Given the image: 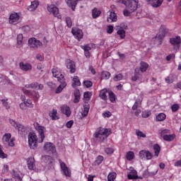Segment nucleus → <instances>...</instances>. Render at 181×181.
I'll use <instances>...</instances> for the list:
<instances>
[{
  "mask_svg": "<svg viewBox=\"0 0 181 181\" xmlns=\"http://www.w3.org/2000/svg\"><path fill=\"white\" fill-rule=\"evenodd\" d=\"M34 127L37 131L40 138L37 139V136L35 133H31L28 135V145L30 149H36L37 148V142L42 144L45 141V132L46 127H42L37 122H34Z\"/></svg>",
  "mask_w": 181,
  "mask_h": 181,
  "instance_id": "1",
  "label": "nucleus"
},
{
  "mask_svg": "<svg viewBox=\"0 0 181 181\" xmlns=\"http://www.w3.org/2000/svg\"><path fill=\"white\" fill-rule=\"evenodd\" d=\"M109 135H111V129L99 127L96 129L94 137L95 139H98L99 142H104Z\"/></svg>",
  "mask_w": 181,
  "mask_h": 181,
  "instance_id": "2",
  "label": "nucleus"
},
{
  "mask_svg": "<svg viewBox=\"0 0 181 181\" xmlns=\"http://www.w3.org/2000/svg\"><path fill=\"white\" fill-rule=\"evenodd\" d=\"M122 4H123L130 12H135V11L138 9V0H122Z\"/></svg>",
  "mask_w": 181,
  "mask_h": 181,
  "instance_id": "3",
  "label": "nucleus"
},
{
  "mask_svg": "<svg viewBox=\"0 0 181 181\" xmlns=\"http://www.w3.org/2000/svg\"><path fill=\"white\" fill-rule=\"evenodd\" d=\"M11 133H6L2 137V142L5 146H15V138Z\"/></svg>",
  "mask_w": 181,
  "mask_h": 181,
  "instance_id": "4",
  "label": "nucleus"
},
{
  "mask_svg": "<svg viewBox=\"0 0 181 181\" xmlns=\"http://www.w3.org/2000/svg\"><path fill=\"white\" fill-rule=\"evenodd\" d=\"M52 73L53 77H55V78H57L58 81H64V80H66L64 78V74H63V72H62L60 69L53 68L52 69Z\"/></svg>",
  "mask_w": 181,
  "mask_h": 181,
  "instance_id": "5",
  "label": "nucleus"
},
{
  "mask_svg": "<svg viewBox=\"0 0 181 181\" xmlns=\"http://www.w3.org/2000/svg\"><path fill=\"white\" fill-rule=\"evenodd\" d=\"M21 21V16L19 13L13 12L12 13L8 18V23L10 25H18Z\"/></svg>",
  "mask_w": 181,
  "mask_h": 181,
  "instance_id": "6",
  "label": "nucleus"
},
{
  "mask_svg": "<svg viewBox=\"0 0 181 181\" xmlns=\"http://www.w3.org/2000/svg\"><path fill=\"white\" fill-rule=\"evenodd\" d=\"M71 33L72 35H74L75 39H76V40H78V42H80L81 39H83V36H84L83 30H81L78 28H73L71 29Z\"/></svg>",
  "mask_w": 181,
  "mask_h": 181,
  "instance_id": "7",
  "label": "nucleus"
},
{
  "mask_svg": "<svg viewBox=\"0 0 181 181\" xmlns=\"http://www.w3.org/2000/svg\"><path fill=\"white\" fill-rule=\"evenodd\" d=\"M59 163L60 165V168L63 172V175L66 177H70L71 176V171L69 169V167L66 165V163L63 162L62 160H59Z\"/></svg>",
  "mask_w": 181,
  "mask_h": 181,
  "instance_id": "8",
  "label": "nucleus"
},
{
  "mask_svg": "<svg viewBox=\"0 0 181 181\" xmlns=\"http://www.w3.org/2000/svg\"><path fill=\"white\" fill-rule=\"evenodd\" d=\"M139 156L140 159H146L147 160H151L153 158V155L149 151L141 150L139 153Z\"/></svg>",
  "mask_w": 181,
  "mask_h": 181,
  "instance_id": "9",
  "label": "nucleus"
},
{
  "mask_svg": "<svg viewBox=\"0 0 181 181\" xmlns=\"http://www.w3.org/2000/svg\"><path fill=\"white\" fill-rule=\"evenodd\" d=\"M42 45V42L35 37H31L28 40V45L30 47H33V49H37V47H40Z\"/></svg>",
  "mask_w": 181,
  "mask_h": 181,
  "instance_id": "10",
  "label": "nucleus"
},
{
  "mask_svg": "<svg viewBox=\"0 0 181 181\" xmlns=\"http://www.w3.org/2000/svg\"><path fill=\"white\" fill-rule=\"evenodd\" d=\"M47 11L55 18H59V8L54 4H47Z\"/></svg>",
  "mask_w": 181,
  "mask_h": 181,
  "instance_id": "11",
  "label": "nucleus"
},
{
  "mask_svg": "<svg viewBox=\"0 0 181 181\" xmlns=\"http://www.w3.org/2000/svg\"><path fill=\"white\" fill-rule=\"evenodd\" d=\"M44 151L48 152L49 153H55L56 146H54L53 143L46 142L44 144Z\"/></svg>",
  "mask_w": 181,
  "mask_h": 181,
  "instance_id": "12",
  "label": "nucleus"
},
{
  "mask_svg": "<svg viewBox=\"0 0 181 181\" xmlns=\"http://www.w3.org/2000/svg\"><path fill=\"white\" fill-rule=\"evenodd\" d=\"M66 66L71 74L76 73V62H74V61L67 59L66 62Z\"/></svg>",
  "mask_w": 181,
  "mask_h": 181,
  "instance_id": "13",
  "label": "nucleus"
},
{
  "mask_svg": "<svg viewBox=\"0 0 181 181\" xmlns=\"http://www.w3.org/2000/svg\"><path fill=\"white\" fill-rule=\"evenodd\" d=\"M165 35L166 31L165 29H163V28H160L159 33L157 34L155 37L156 40H158V45H162V40H163Z\"/></svg>",
  "mask_w": 181,
  "mask_h": 181,
  "instance_id": "14",
  "label": "nucleus"
},
{
  "mask_svg": "<svg viewBox=\"0 0 181 181\" xmlns=\"http://www.w3.org/2000/svg\"><path fill=\"white\" fill-rule=\"evenodd\" d=\"M43 85L37 82H34L30 84H26L25 86V88H32L33 90H43Z\"/></svg>",
  "mask_w": 181,
  "mask_h": 181,
  "instance_id": "15",
  "label": "nucleus"
},
{
  "mask_svg": "<svg viewBox=\"0 0 181 181\" xmlns=\"http://www.w3.org/2000/svg\"><path fill=\"white\" fill-rule=\"evenodd\" d=\"M138 80H142V74H141L139 69L136 68L134 69V75L132 76V81H138Z\"/></svg>",
  "mask_w": 181,
  "mask_h": 181,
  "instance_id": "16",
  "label": "nucleus"
},
{
  "mask_svg": "<svg viewBox=\"0 0 181 181\" xmlns=\"http://www.w3.org/2000/svg\"><path fill=\"white\" fill-rule=\"evenodd\" d=\"M170 43L174 46V47H177V49H179L180 47L181 39L180 37L177 36L176 37H173L170 39Z\"/></svg>",
  "mask_w": 181,
  "mask_h": 181,
  "instance_id": "17",
  "label": "nucleus"
},
{
  "mask_svg": "<svg viewBox=\"0 0 181 181\" xmlns=\"http://www.w3.org/2000/svg\"><path fill=\"white\" fill-rule=\"evenodd\" d=\"M23 93L25 95H28V97H33L34 98V101H37L40 98V95L37 92H30V90L23 89Z\"/></svg>",
  "mask_w": 181,
  "mask_h": 181,
  "instance_id": "18",
  "label": "nucleus"
},
{
  "mask_svg": "<svg viewBox=\"0 0 181 181\" xmlns=\"http://www.w3.org/2000/svg\"><path fill=\"white\" fill-rule=\"evenodd\" d=\"M35 162V158L33 157H29L27 159V165L29 170H35V169H36V164Z\"/></svg>",
  "mask_w": 181,
  "mask_h": 181,
  "instance_id": "19",
  "label": "nucleus"
},
{
  "mask_svg": "<svg viewBox=\"0 0 181 181\" xmlns=\"http://www.w3.org/2000/svg\"><path fill=\"white\" fill-rule=\"evenodd\" d=\"M9 123L16 128V129H18V132H25V127L22 124H18L15 120L10 119Z\"/></svg>",
  "mask_w": 181,
  "mask_h": 181,
  "instance_id": "20",
  "label": "nucleus"
},
{
  "mask_svg": "<svg viewBox=\"0 0 181 181\" xmlns=\"http://www.w3.org/2000/svg\"><path fill=\"white\" fill-rule=\"evenodd\" d=\"M148 5L153 6V8H159L163 3V0H146Z\"/></svg>",
  "mask_w": 181,
  "mask_h": 181,
  "instance_id": "21",
  "label": "nucleus"
},
{
  "mask_svg": "<svg viewBox=\"0 0 181 181\" xmlns=\"http://www.w3.org/2000/svg\"><path fill=\"white\" fill-rule=\"evenodd\" d=\"M19 67L23 71H29L32 70V65L29 63L20 62Z\"/></svg>",
  "mask_w": 181,
  "mask_h": 181,
  "instance_id": "22",
  "label": "nucleus"
},
{
  "mask_svg": "<svg viewBox=\"0 0 181 181\" xmlns=\"http://www.w3.org/2000/svg\"><path fill=\"white\" fill-rule=\"evenodd\" d=\"M61 112L66 117H70L71 115V110H70V107H69L67 105L61 106Z\"/></svg>",
  "mask_w": 181,
  "mask_h": 181,
  "instance_id": "23",
  "label": "nucleus"
},
{
  "mask_svg": "<svg viewBox=\"0 0 181 181\" xmlns=\"http://www.w3.org/2000/svg\"><path fill=\"white\" fill-rule=\"evenodd\" d=\"M37 6H39V1H31V5L28 7V10L30 11V12H33V11L37 9Z\"/></svg>",
  "mask_w": 181,
  "mask_h": 181,
  "instance_id": "24",
  "label": "nucleus"
},
{
  "mask_svg": "<svg viewBox=\"0 0 181 181\" xmlns=\"http://www.w3.org/2000/svg\"><path fill=\"white\" fill-rule=\"evenodd\" d=\"M59 82L61 83V84L55 90L56 94H60V93L63 91V89L65 88V87L67 86V83H66V79Z\"/></svg>",
  "mask_w": 181,
  "mask_h": 181,
  "instance_id": "25",
  "label": "nucleus"
},
{
  "mask_svg": "<svg viewBox=\"0 0 181 181\" xmlns=\"http://www.w3.org/2000/svg\"><path fill=\"white\" fill-rule=\"evenodd\" d=\"M81 0H67L66 4L69 8H71L72 11H76V6L77 3Z\"/></svg>",
  "mask_w": 181,
  "mask_h": 181,
  "instance_id": "26",
  "label": "nucleus"
},
{
  "mask_svg": "<svg viewBox=\"0 0 181 181\" xmlns=\"http://www.w3.org/2000/svg\"><path fill=\"white\" fill-rule=\"evenodd\" d=\"M74 95L75 97L74 99V104L80 103V98L81 97V95L80 94V90L75 89L74 91Z\"/></svg>",
  "mask_w": 181,
  "mask_h": 181,
  "instance_id": "27",
  "label": "nucleus"
},
{
  "mask_svg": "<svg viewBox=\"0 0 181 181\" xmlns=\"http://www.w3.org/2000/svg\"><path fill=\"white\" fill-rule=\"evenodd\" d=\"M72 81L71 87H73V88H76V87H80V86H81V82H80V79L77 76H74Z\"/></svg>",
  "mask_w": 181,
  "mask_h": 181,
  "instance_id": "28",
  "label": "nucleus"
},
{
  "mask_svg": "<svg viewBox=\"0 0 181 181\" xmlns=\"http://www.w3.org/2000/svg\"><path fill=\"white\" fill-rule=\"evenodd\" d=\"M117 21H118V18L117 17L115 11H110L109 18H107V22H117Z\"/></svg>",
  "mask_w": 181,
  "mask_h": 181,
  "instance_id": "29",
  "label": "nucleus"
},
{
  "mask_svg": "<svg viewBox=\"0 0 181 181\" xmlns=\"http://www.w3.org/2000/svg\"><path fill=\"white\" fill-rule=\"evenodd\" d=\"M107 93H108V90L104 88L102 89L100 91L99 97L101 98V100H103V101H107L108 100V97L107 96Z\"/></svg>",
  "mask_w": 181,
  "mask_h": 181,
  "instance_id": "30",
  "label": "nucleus"
},
{
  "mask_svg": "<svg viewBox=\"0 0 181 181\" xmlns=\"http://www.w3.org/2000/svg\"><path fill=\"white\" fill-rule=\"evenodd\" d=\"M93 95V92L87 91L83 93V102L86 104H88L90 100H91V96Z\"/></svg>",
  "mask_w": 181,
  "mask_h": 181,
  "instance_id": "31",
  "label": "nucleus"
},
{
  "mask_svg": "<svg viewBox=\"0 0 181 181\" xmlns=\"http://www.w3.org/2000/svg\"><path fill=\"white\" fill-rule=\"evenodd\" d=\"M148 67H149V64L144 61H141L140 62V68L139 70L141 71V73H145V71L148 70Z\"/></svg>",
  "mask_w": 181,
  "mask_h": 181,
  "instance_id": "32",
  "label": "nucleus"
},
{
  "mask_svg": "<svg viewBox=\"0 0 181 181\" xmlns=\"http://www.w3.org/2000/svg\"><path fill=\"white\" fill-rule=\"evenodd\" d=\"M101 15V11L98 10L97 8H94L92 10V17L93 19H97Z\"/></svg>",
  "mask_w": 181,
  "mask_h": 181,
  "instance_id": "33",
  "label": "nucleus"
},
{
  "mask_svg": "<svg viewBox=\"0 0 181 181\" xmlns=\"http://www.w3.org/2000/svg\"><path fill=\"white\" fill-rule=\"evenodd\" d=\"M132 174L127 175V178L129 179V180H134V179H138V174L136 173V170H132Z\"/></svg>",
  "mask_w": 181,
  "mask_h": 181,
  "instance_id": "34",
  "label": "nucleus"
},
{
  "mask_svg": "<svg viewBox=\"0 0 181 181\" xmlns=\"http://www.w3.org/2000/svg\"><path fill=\"white\" fill-rule=\"evenodd\" d=\"M164 141H167L168 142H172L176 138V135L175 134H165L163 136Z\"/></svg>",
  "mask_w": 181,
  "mask_h": 181,
  "instance_id": "35",
  "label": "nucleus"
},
{
  "mask_svg": "<svg viewBox=\"0 0 181 181\" xmlns=\"http://www.w3.org/2000/svg\"><path fill=\"white\" fill-rule=\"evenodd\" d=\"M23 45V35L18 34L17 35V46L18 47H22Z\"/></svg>",
  "mask_w": 181,
  "mask_h": 181,
  "instance_id": "36",
  "label": "nucleus"
},
{
  "mask_svg": "<svg viewBox=\"0 0 181 181\" xmlns=\"http://www.w3.org/2000/svg\"><path fill=\"white\" fill-rule=\"evenodd\" d=\"M109 94V100L110 101V103H115V101H117V95H115V93H114V92H112V90H110L108 92Z\"/></svg>",
  "mask_w": 181,
  "mask_h": 181,
  "instance_id": "37",
  "label": "nucleus"
},
{
  "mask_svg": "<svg viewBox=\"0 0 181 181\" xmlns=\"http://www.w3.org/2000/svg\"><path fill=\"white\" fill-rule=\"evenodd\" d=\"M111 77V74L109 71H103L101 73V79L102 80H108Z\"/></svg>",
  "mask_w": 181,
  "mask_h": 181,
  "instance_id": "38",
  "label": "nucleus"
},
{
  "mask_svg": "<svg viewBox=\"0 0 181 181\" xmlns=\"http://www.w3.org/2000/svg\"><path fill=\"white\" fill-rule=\"evenodd\" d=\"M49 117L52 118V120H56L59 119V117H57V110L53 109L50 112H49Z\"/></svg>",
  "mask_w": 181,
  "mask_h": 181,
  "instance_id": "39",
  "label": "nucleus"
},
{
  "mask_svg": "<svg viewBox=\"0 0 181 181\" xmlns=\"http://www.w3.org/2000/svg\"><path fill=\"white\" fill-rule=\"evenodd\" d=\"M89 112H90V105L88 103H86L83 105V112L82 115L83 117H87V115H88Z\"/></svg>",
  "mask_w": 181,
  "mask_h": 181,
  "instance_id": "40",
  "label": "nucleus"
},
{
  "mask_svg": "<svg viewBox=\"0 0 181 181\" xmlns=\"http://www.w3.org/2000/svg\"><path fill=\"white\" fill-rule=\"evenodd\" d=\"M13 174L12 176L13 179H16V180L22 181V177H21V175L18 171H15L14 170H12Z\"/></svg>",
  "mask_w": 181,
  "mask_h": 181,
  "instance_id": "41",
  "label": "nucleus"
},
{
  "mask_svg": "<svg viewBox=\"0 0 181 181\" xmlns=\"http://www.w3.org/2000/svg\"><path fill=\"white\" fill-rule=\"evenodd\" d=\"M116 178H117V173L115 172L110 173L107 175L108 181H115Z\"/></svg>",
  "mask_w": 181,
  "mask_h": 181,
  "instance_id": "42",
  "label": "nucleus"
},
{
  "mask_svg": "<svg viewBox=\"0 0 181 181\" xmlns=\"http://www.w3.org/2000/svg\"><path fill=\"white\" fill-rule=\"evenodd\" d=\"M153 150L155 156H159V153H160V146L159 144H155L153 146Z\"/></svg>",
  "mask_w": 181,
  "mask_h": 181,
  "instance_id": "43",
  "label": "nucleus"
},
{
  "mask_svg": "<svg viewBox=\"0 0 181 181\" xmlns=\"http://www.w3.org/2000/svg\"><path fill=\"white\" fill-rule=\"evenodd\" d=\"M126 158L127 160H132V159L135 158V154L134 153V151H128L126 154Z\"/></svg>",
  "mask_w": 181,
  "mask_h": 181,
  "instance_id": "44",
  "label": "nucleus"
},
{
  "mask_svg": "<svg viewBox=\"0 0 181 181\" xmlns=\"http://www.w3.org/2000/svg\"><path fill=\"white\" fill-rule=\"evenodd\" d=\"M117 35H119L120 39H125V31L124 29L120 28L117 32Z\"/></svg>",
  "mask_w": 181,
  "mask_h": 181,
  "instance_id": "45",
  "label": "nucleus"
},
{
  "mask_svg": "<svg viewBox=\"0 0 181 181\" xmlns=\"http://www.w3.org/2000/svg\"><path fill=\"white\" fill-rule=\"evenodd\" d=\"M165 119H166V115H165V113H160L156 117V120L157 121H159V122L165 121Z\"/></svg>",
  "mask_w": 181,
  "mask_h": 181,
  "instance_id": "46",
  "label": "nucleus"
},
{
  "mask_svg": "<svg viewBox=\"0 0 181 181\" xmlns=\"http://www.w3.org/2000/svg\"><path fill=\"white\" fill-rule=\"evenodd\" d=\"M124 78V75L122 74H118L113 78L114 81H121Z\"/></svg>",
  "mask_w": 181,
  "mask_h": 181,
  "instance_id": "47",
  "label": "nucleus"
},
{
  "mask_svg": "<svg viewBox=\"0 0 181 181\" xmlns=\"http://www.w3.org/2000/svg\"><path fill=\"white\" fill-rule=\"evenodd\" d=\"M25 104V107L28 108H33V103H32V100L28 99L26 101H24Z\"/></svg>",
  "mask_w": 181,
  "mask_h": 181,
  "instance_id": "48",
  "label": "nucleus"
},
{
  "mask_svg": "<svg viewBox=\"0 0 181 181\" xmlns=\"http://www.w3.org/2000/svg\"><path fill=\"white\" fill-rule=\"evenodd\" d=\"M104 160V157L103 156H98L95 160L96 165H101Z\"/></svg>",
  "mask_w": 181,
  "mask_h": 181,
  "instance_id": "49",
  "label": "nucleus"
},
{
  "mask_svg": "<svg viewBox=\"0 0 181 181\" xmlns=\"http://www.w3.org/2000/svg\"><path fill=\"white\" fill-rule=\"evenodd\" d=\"M151 111L150 110H144L143 112H142V114H141V115H142V117H143V118H148V117H149V116L151 115Z\"/></svg>",
  "mask_w": 181,
  "mask_h": 181,
  "instance_id": "50",
  "label": "nucleus"
},
{
  "mask_svg": "<svg viewBox=\"0 0 181 181\" xmlns=\"http://www.w3.org/2000/svg\"><path fill=\"white\" fill-rule=\"evenodd\" d=\"M66 22L68 28H71V26H73V21H71V18L70 17L66 18Z\"/></svg>",
  "mask_w": 181,
  "mask_h": 181,
  "instance_id": "51",
  "label": "nucleus"
},
{
  "mask_svg": "<svg viewBox=\"0 0 181 181\" xmlns=\"http://www.w3.org/2000/svg\"><path fill=\"white\" fill-rule=\"evenodd\" d=\"M83 85L86 88H90V87H93V82L91 81H84Z\"/></svg>",
  "mask_w": 181,
  "mask_h": 181,
  "instance_id": "52",
  "label": "nucleus"
},
{
  "mask_svg": "<svg viewBox=\"0 0 181 181\" xmlns=\"http://www.w3.org/2000/svg\"><path fill=\"white\" fill-rule=\"evenodd\" d=\"M8 155H6L5 153H4V151H2V146L0 144V158L1 159H5V158H7Z\"/></svg>",
  "mask_w": 181,
  "mask_h": 181,
  "instance_id": "53",
  "label": "nucleus"
},
{
  "mask_svg": "<svg viewBox=\"0 0 181 181\" xmlns=\"http://www.w3.org/2000/svg\"><path fill=\"white\" fill-rule=\"evenodd\" d=\"M179 108H180V106H179V104H174L171 106V110L173 112H176V111H177Z\"/></svg>",
  "mask_w": 181,
  "mask_h": 181,
  "instance_id": "54",
  "label": "nucleus"
},
{
  "mask_svg": "<svg viewBox=\"0 0 181 181\" xmlns=\"http://www.w3.org/2000/svg\"><path fill=\"white\" fill-rule=\"evenodd\" d=\"M105 152L107 153V155H111L112 153H114V148L110 147L106 148L105 149Z\"/></svg>",
  "mask_w": 181,
  "mask_h": 181,
  "instance_id": "55",
  "label": "nucleus"
},
{
  "mask_svg": "<svg viewBox=\"0 0 181 181\" xmlns=\"http://www.w3.org/2000/svg\"><path fill=\"white\" fill-rule=\"evenodd\" d=\"M136 135L137 136H140V138H146V134H145L144 132H142L139 130L136 131Z\"/></svg>",
  "mask_w": 181,
  "mask_h": 181,
  "instance_id": "56",
  "label": "nucleus"
},
{
  "mask_svg": "<svg viewBox=\"0 0 181 181\" xmlns=\"http://www.w3.org/2000/svg\"><path fill=\"white\" fill-rule=\"evenodd\" d=\"M103 118H110V117H111L112 115V114L111 113V112L110 111H107V112H104L102 114Z\"/></svg>",
  "mask_w": 181,
  "mask_h": 181,
  "instance_id": "57",
  "label": "nucleus"
},
{
  "mask_svg": "<svg viewBox=\"0 0 181 181\" xmlns=\"http://www.w3.org/2000/svg\"><path fill=\"white\" fill-rule=\"evenodd\" d=\"M81 47L83 49V50H84V52H90V50H91V48L88 46V45H81Z\"/></svg>",
  "mask_w": 181,
  "mask_h": 181,
  "instance_id": "58",
  "label": "nucleus"
},
{
  "mask_svg": "<svg viewBox=\"0 0 181 181\" xmlns=\"http://www.w3.org/2000/svg\"><path fill=\"white\" fill-rule=\"evenodd\" d=\"M139 105H141V103L136 101L132 106L133 111H136V110H138V107H139Z\"/></svg>",
  "mask_w": 181,
  "mask_h": 181,
  "instance_id": "59",
  "label": "nucleus"
},
{
  "mask_svg": "<svg viewBox=\"0 0 181 181\" xmlns=\"http://www.w3.org/2000/svg\"><path fill=\"white\" fill-rule=\"evenodd\" d=\"M131 13H132V12H131L128 8L123 11L124 16H131Z\"/></svg>",
  "mask_w": 181,
  "mask_h": 181,
  "instance_id": "60",
  "label": "nucleus"
},
{
  "mask_svg": "<svg viewBox=\"0 0 181 181\" xmlns=\"http://www.w3.org/2000/svg\"><path fill=\"white\" fill-rule=\"evenodd\" d=\"M114 32V27L112 25L107 26V33L111 35Z\"/></svg>",
  "mask_w": 181,
  "mask_h": 181,
  "instance_id": "61",
  "label": "nucleus"
},
{
  "mask_svg": "<svg viewBox=\"0 0 181 181\" xmlns=\"http://www.w3.org/2000/svg\"><path fill=\"white\" fill-rule=\"evenodd\" d=\"M2 104L3 105L5 106L6 110H9L10 107H9V104L8 103V100H2Z\"/></svg>",
  "mask_w": 181,
  "mask_h": 181,
  "instance_id": "62",
  "label": "nucleus"
},
{
  "mask_svg": "<svg viewBox=\"0 0 181 181\" xmlns=\"http://www.w3.org/2000/svg\"><path fill=\"white\" fill-rule=\"evenodd\" d=\"M73 124H74V122L73 120H69L66 124V128H71V127H73Z\"/></svg>",
  "mask_w": 181,
  "mask_h": 181,
  "instance_id": "63",
  "label": "nucleus"
},
{
  "mask_svg": "<svg viewBox=\"0 0 181 181\" xmlns=\"http://www.w3.org/2000/svg\"><path fill=\"white\" fill-rule=\"evenodd\" d=\"M8 170H9V167L8 166V165H4V168L2 170V173L4 174L8 173Z\"/></svg>",
  "mask_w": 181,
  "mask_h": 181,
  "instance_id": "64",
  "label": "nucleus"
}]
</instances>
